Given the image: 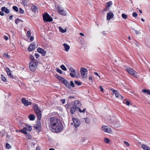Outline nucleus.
<instances>
[{
    "label": "nucleus",
    "instance_id": "nucleus-8",
    "mask_svg": "<svg viewBox=\"0 0 150 150\" xmlns=\"http://www.w3.org/2000/svg\"><path fill=\"white\" fill-rule=\"evenodd\" d=\"M22 103L25 106H28L29 105L32 104L31 102L29 101L28 100H26L25 98H23L21 99Z\"/></svg>",
    "mask_w": 150,
    "mask_h": 150
},
{
    "label": "nucleus",
    "instance_id": "nucleus-42",
    "mask_svg": "<svg viewBox=\"0 0 150 150\" xmlns=\"http://www.w3.org/2000/svg\"><path fill=\"white\" fill-rule=\"evenodd\" d=\"M3 57H7L8 58H9L10 56L8 54L4 53L3 54Z\"/></svg>",
    "mask_w": 150,
    "mask_h": 150
},
{
    "label": "nucleus",
    "instance_id": "nucleus-14",
    "mask_svg": "<svg viewBox=\"0 0 150 150\" xmlns=\"http://www.w3.org/2000/svg\"><path fill=\"white\" fill-rule=\"evenodd\" d=\"M114 16V15L113 13L110 12L108 13L107 15V19L108 20H110Z\"/></svg>",
    "mask_w": 150,
    "mask_h": 150
},
{
    "label": "nucleus",
    "instance_id": "nucleus-60",
    "mask_svg": "<svg viewBox=\"0 0 150 150\" xmlns=\"http://www.w3.org/2000/svg\"><path fill=\"white\" fill-rule=\"evenodd\" d=\"M77 109H78L79 111L80 112H82V110H81V108H80L79 107Z\"/></svg>",
    "mask_w": 150,
    "mask_h": 150
},
{
    "label": "nucleus",
    "instance_id": "nucleus-57",
    "mask_svg": "<svg viewBox=\"0 0 150 150\" xmlns=\"http://www.w3.org/2000/svg\"><path fill=\"white\" fill-rule=\"evenodd\" d=\"M99 88L100 90V91L102 92H103V88L102 87L100 86H99Z\"/></svg>",
    "mask_w": 150,
    "mask_h": 150
},
{
    "label": "nucleus",
    "instance_id": "nucleus-38",
    "mask_svg": "<svg viewBox=\"0 0 150 150\" xmlns=\"http://www.w3.org/2000/svg\"><path fill=\"white\" fill-rule=\"evenodd\" d=\"M70 88H71V87H75L73 81H70Z\"/></svg>",
    "mask_w": 150,
    "mask_h": 150
},
{
    "label": "nucleus",
    "instance_id": "nucleus-40",
    "mask_svg": "<svg viewBox=\"0 0 150 150\" xmlns=\"http://www.w3.org/2000/svg\"><path fill=\"white\" fill-rule=\"evenodd\" d=\"M28 1L27 0H23L22 1V3L24 6H26L27 5Z\"/></svg>",
    "mask_w": 150,
    "mask_h": 150
},
{
    "label": "nucleus",
    "instance_id": "nucleus-35",
    "mask_svg": "<svg viewBox=\"0 0 150 150\" xmlns=\"http://www.w3.org/2000/svg\"><path fill=\"white\" fill-rule=\"evenodd\" d=\"M104 142L107 144L109 143L110 142V140L109 139L106 138H104Z\"/></svg>",
    "mask_w": 150,
    "mask_h": 150
},
{
    "label": "nucleus",
    "instance_id": "nucleus-62",
    "mask_svg": "<svg viewBox=\"0 0 150 150\" xmlns=\"http://www.w3.org/2000/svg\"><path fill=\"white\" fill-rule=\"evenodd\" d=\"M89 80H91V81H92V76H89Z\"/></svg>",
    "mask_w": 150,
    "mask_h": 150
},
{
    "label": "nucleus",
    "instance_id": "nucleus-37",
    "mask_svg": "<svg viewBox=\"0 0 150 150\" xmlns=\"http://www.w3.org/2000/svg\"><path fill=\"white\" fill-rule=\"evenodd\" d=\"M26 138L28 139H30L32 138L30 134H26Z\"/></svg>",
    "mask_w": 150,
    "mask_h": 150
},
{
    "label": "nucleus",
    "instance_id": "nucleus-21",
    "mask_svg": "<svg viewBox=\"0 0 150 150\" xmlns=\"http://www.w3.org/2000/svg\"><path fill=\"white\" fill-rule=\"evenodd\" d=\"M56 78L58 79L60 81L62 82V83L63 82L65 79L64 78L60 76L57 75H56Z\"/></svg>",
    "mask_w": 150,
    "mask_h": 150
},
{
    "label": "nucleus",
    "instance_id": "nucleus-23",
    "mask_svg": "<svg viewBox=\"0 0 150 150\" xmlns=\"http://www.w3.org/2000/svg\"><path fill=\"white\" fill-rule=\"evenodd\" d=\"M31 10L33 12H36L38 9L37 7L35 5L31 6L30 8Z\"/></svg>",
    "mask_w": 150,
    "mask_h": 150
},
{
    "label": "nucleus",
    "instance_id": "nucleus-17",
    "mask_svg": "<svg viewBox=\"0 0 150 150\" xmlns=\"http://www.w3.org/2000/svg\"><path fill=\"white\" fill-rule=\"evenodd\" d=\"M78 108H77V107H75V105H73L70 108L71 113L72 114H74L75 111Z\"/></svg>",
    "mask_w": 150,
    "mask_h": 150
},
{
    "label": "nucleus",
    "instance_id": "nucleus-24",
    "mask_svg": "<svg viewBox=\"0 0 150 150\" xmlns=\"http://www.w3.org/2000/svg\"><path fill=\"white\" fill-rule=\"evenodd\" d=\"M41 126L40 124V123H38V124L36 125H35L34 127V128L39 131H40L41 129Z\"/></svg>",
    "mask_w": 150,
    "mask_h": 150
},
{
    "label": "nucleus",
    "instance_id": "nucleus-4",
    "mask_svg": "<svg viewBox=\"0 0 150 150\" xmlns=\"http://www.w3.org/2000/svg\"><path fill=\"white\" fill-rule=\"evenodd\" d=\"M42 16L43 20L45 22H51L53 21L52 18L47 13H44Z\"/></svg>",
    "mask_w": 150,
    "mask_h": 150
},
{
    "label": "nucleus",
    "instance_id": "nucleus-13",
    "mask_svg": "<svg viewBox=\"0 0 150 150\" xmlns=\"http://www.w3.org/2000/svg\"><path fill=\"white\" fill-rule=\"evenodd\" d=\"M37 51L38 52L41 54L43 56H45L46 55V52L44 49L38 47L37 49Z\"/></svg>",
    "mask_w": 150,
    "mask_h": 150
},
{
    "label": "nucleus",
    "instance_id": "nucleus-1",
    "mask_svg": "<svg viewBox=\"0 0 150 150\" xmlns=\"http://www.w3.org/2000/svg\"><path fill=\"white\" fill-rule=\"evenodd\" d=\"M48 125L50 130L54 132H58L62 129L59 120L55 117H51L48 120Z\"/></svg>",
    "mask_w": 150,
    "mask_h": 150
},
{
    "label": "nucleus",
    "instance_id": "nucleus-25",
    "mask_svg": "<svg viewBox=\"0 0 150 150\" xmlns=\"http://www.w3.org/2000/svg\"><path fill=\"white\" fill-rule=\"evenodd\" d=\"M141 146L144 150H150V148L145 144H142Z\"/></svg>",
    "mask_w": 150,
    "mask_h": 150
},
{
    "label": "nucleus",
    "instance_id": "nucleus-18",
    "mask_svg": "<svg viewBox=\"0 0 150 150\" xmlns=\"http://www.w3.org/2000/svg\"><path fill=\"white\" fill-rule=\"evenodd\" d=\"M73 105H75V107H77V108H78L80 106L81 104L80 102L77 100H75L74 102Z\"/></svg>",
    "mask_w": 150,
    "mask_h": 150
},
{
    "label": "nucleus",
    "instance_id": "nucleus-33",
    "mask_svg": "<svg viewBox=\"0 0 150 150\" xmlns=\"http://www.w3.org/2000/svg\"><path fill=\"white\" fill-rule=\"evenodd\" d=\"M25 128L28 131H31L32 129L31 127L30 126L26 125Z\"/></svg>",
    "mask_w": 150,
    "mask_h": 150
},
{
    "label": "nucleus",
    "instance_id": "nucleus-53",
    "mask_svg": "<svg viewBox=\"0 0 150 150\" xmlns=\"http://www.w3.org/2000/svg\"><path fill=\"white\" fill-rule=\"evenodd\" d=\"M35 55L36 58H38L39 57V54L38 53H35Z\"/></svg>",
    "mask_w": 150,
    "mask_h": 150
},
{
    "label": "nucleus",
    "instance_id": "nucleus-46",
    "mask_svg": "<svg viewBox=\"0 0 150 150\" xmlns=\"http://www.w3.org/2000/svg\"><path fill=\"white\" fill-rule=\"evenodd\" d=\"M30 58L31 61H34V57L33 56L30 55Z\"/></svg>",
    "mask_w": 150,
    "mask_h": 150
},
{
    "label": "nucleus",
    "instance_id": "nucleus-11",
    "mask_svg": "<svg viewBox=\"0 0 150 150\" xmlns=\"http://www.w3.org/2000/svg\"><path fill=\"white\" fill-rule=\"evenodd\" d=\"M73 120L74 123V126L75 127H79L80 125V121L76 118H73Z\"/></svg>",
    "mask_w": 150,
    "mask_h": 150
},
{
    "label": "nucleus",
    "instance_id": "nucleus-47",
    "mask_svg": "<svg viewBox=\"0 0 150 150\" xmlns=\"http://www.w3.org/2000/svg\"><path fill=\"white\" fill-rule=\"evenodd\" d=\"M19 13L21 14H23L24 13V11L21 8H19Z\"/></svg>",
    "mask_w": 150,
    "mask_h": 150
},
{
    "label": "nucleus",
    "instance_id": "nucleus-41",
    "mask_svg": "<svg viewBox=\"0 0 150 150\" xmlns=\"http://www.w3.org/2000/svg\"><path fill=\"white\" fill-rule=\"evenodd\" d=\"M13 9L16 12H18V7L16 6H13Z\"/></svg>",
    "mask_w": 150,
    "mask_h": 150
},
{
    "label": "nucleus",
    "instance_id": "nucleus-16",
    "mask_svg": "<svg viewBox=\"0 0 150 150\" xmlns=\"http://www.w3.org/2000/svg\"><path fill=\"white\" fill-rule=\"evenodd\" d=\"M62 83H63L65 86L68 88L69 89H70V83H69L67 81L66 79L63 81Z\"/></svg>",
    "mask_w": 150,
    "mask_h": 150
},
{
    "label": "nucleus",
    "instance_id": "nucleus-43",
    "mask_svg": "<svg viewBox=\"0 0 150 150\" xmlns=\"http://www.w3.org/2000/svg\"><path fill=\"white\" fill-rule=\"evenodd\" d=\"M56 71L60 74H62V71L58 68H57L56 69Z\"/></svg>",
    "mask_w": 150,
    "mask_h": 150
},
{
    "label": "nucleus",
    "instance_id": "nucleus-49",
    "mask_svg": "<svg viewBox=\"0 0 150 150\" xmlns=\"http://www.w3.org/2000/svg\"><path fill=\"white\" fill-rule=\"evenodd\" d=\"M85 122L87 124H88L90 123V120L89 119L87 118H86L85 119Z\"/></svg>",
    "mask_w": 150,
    "mask_h": 150
},
{
    "label": "nucleus",
    "instance_id": "nucleus-34",
    "mask_svg": "<svg viewBox=\"0 0 150 150\" xmlns=\"http://www.w3.org/2000/svg\"><path fill=\"white\" fill-rule=\"evenodd\" d=\"M75 83L78 86H80L82 84V83L80 81H74Z\"/></svg>",
    "mask_w": 150,
    "mask_h": 150
},
{
    "label": "nucleus",
    "instance_id": "nucleus-54",
    "mask_svg": "<svg viewBox=\"0 0 150 150\" xmlns=\"http://www.w3.org/2000/svg\"><path fill=\"white\" fill-rule=\"evenodd\" d=\"M4 39L6 40H8V38L7 36L6 35H4Z\"/></svg>",
    "mask_w": 150,
    "mask_h": 150
},
{
    "label": "nucleus",
    "instance_id": "nucleus-51",
    "mask_svg": "<svg viewBox=\"0 0 150 150\" xmlns=\"http://www.w3.org/2000/svg\"><path fill=\"white\" fill-rule=\"evenodd\" d=\"M124 143L125 144H126L127 146H129V143L127 141H124Z\"/></svg>",
    "mask_w": 150,
    "mask_h": 150
},
{
    "label": "nucleus",
    "instance_id": "nucleus-52",
    "mask_svg": "<svg viewBox=\"0 0 150 150\" xmlns=\"http://www.w3.org/2000/svg\"><path fill=\"white\" fill-rule=\"evenodd\" d=\"M62 102L63 104H64L65 103V100L64 99H62L60 100Z\"/></svg>",
    "mask_w": 150,
    "mask_h": 150
},
{
    "label": "nucleus",
    "instance_id": "nucleus-28",
    "mask_svg": "<svg viewBox=\"0 0 150 150\" xmlns=\"http://www.w3.org/2000/svg\"><path fill=\"white\" fill-rule=\"evenodd\" d=\"M15 22L17 25H18L20 23L23 22V21L22 20L17 18V19L15 20Z\"/></svg>",
    "mask_w": 150,
    "mask_h": 150
},
{
    "label": "nucleus",
    "instance_id": "nucleus-59",
    "mask_svg": "<svg viewBox=\"0 0 150 150\" xmlns=\"http://www.w3.org/2000/svg\"><path fill=\"white\" fill-rule=\"evenodd\" d=\"M134 31L135 32L136 34L137 35L140 34V33L139 32V31H137V30H134Z\"/></svg>",
    "mask_w": 150,
    "mask_h": 150
},
{
    "label": "nucleus",
    "instance_id": "nucleus-31",
    "mask_svg": "<svg viewBox=\"0 0 150 150\" xmlns=\"http://www.w3.org/2000/svg\"><path fill=\"white\" fill-rule=\"evenodd\" d=\"M26 131L27 130L26 128L25 127H24L22 129L20 130V132L24 133L25 134H27V132Z\"/></svg>",
    "mask_w": 150,
    "mask_h": 150
},
{
    "label": "nucleus",
    "instance_id": "nucleus-20",
    "mask_svg": "<svg viewBox=\"0 0 150 150\" xmlns=\"http://www.w3.org/2000/svg\"><path fill=\"white\" fill-rule=\"evenodd\" d=\"M112 1H110L109 2L107 3L106 4V8L104 10V11H108V10L109 9L108 8L112 5Z\"/></svg>",
    "mask_w": 150,
    "mask_h": 150
},
{
    "label": "nucleus",
    "instance_id": "nucleus-45",
    "mask_svg": "<svg viewBox=\"0 0 150 150\" xmlns=\"http://www.w3.org/2000/svg\"><path fill=\"white\" fill-rule=\"evenodd\" d=\"M126 102H125V101H123V103H125L127 105L129 106L130 105V103L127 100H125Z\"/></svg>",
    "mask_w": 150,
    "mask_h": 150
},
{
    "label": "nucleus",
    "instance_id": "nucleus-12",
    "mask_svg": "<svg viewBox=\"0 0 150 150\" xmlns=\"http://www.w3.org/2000/svg\"><path fill=\"white\" fill-rule=\"evenodd\" d=\"M35 48V43L34 42H32L30 44L28 50L30 52L34 50Z\"/></svg>",
    "mask_w": 150,
    "mask_h": 150
},
{
    "label": "nucleus",
    "instance_id": "nucleus-61",
    "mask_svg": "<svg viewBox=\"0 0 150 150\" xmlns=\"http://www.w3.org/2000/svg\"><path fill=\"white\" fill-rule=\"evenodd\" d=\"M120 126V123H119V124H118V125H116V124H115V127H118Z\"/></svg>",
    "mask_w": 150,
    "mask_h": 150
},
{
    "label": "nucleus",
    "instance_id": "nucleus-10",
    "mask_svg": "<svg viewBox=\"0 0 150 150\" xmlns=\"http://www.w3.org/2000/svg\"><path fill=\"white\" fill-rule=\"evenodd\" d=\"M101 128L102 130L105 132L111 133L112 132L111 129L109 128L107 126H103Z\"/></svg>",
    "mask_w": 150,
    "mask_h": 150
},
{
    "label": "nucleus",
    "instance_id": "nucleus-27",
    "mask_svg": "<svg viewBox=\"0 0 150 150\" xmlns=\"http://www.w3.org/2000/svg\"><path fill=\"white\" fill-rule=\"evenodd\" d=\"M29 118L30 120H34L35 119V116L33 114H30L29 116Z\"/></svg>",
    "mask_w": 150,
    "mask_h": 150
},
{
    "label": "nucleus",
    "instance_id": "nucleus-56",
    "mask_svg": "<svg viewBox=\"0 0 150 150\" xmlns=\"http://www.w3.org/2000/svg\"><path fill=\"white\" fill-rule=\"evenodd\" d=\"M34 40V38L33 36H31L30 38V42Z\"/></svg>",
    "mask_w": 150,
    "mask_h": 150
},
{
    "label": "nucleus",
    "instance_id": "nucleus-9",
    "mask_svg": "<svg viewBox=\"0 0 150 150\" xmlns=\"http://www.w3.org/2000/svg\"><path fill=\"white\" fill-rule=\"evenodd\" d=\"M57 10L59 14L64 16L66 15V13L65 12L63 8H62L60 6H58L57 7Z\"/></svg>",
    "mask_w": 150,
    "mask_h": 150
},
{
    "label": "nucleus",
    "instance_id": "nucleus-3",
    "mask_svg": "<svg viewBox=\"0 0 150 150\" xmlns=\"http://www.w3.org/2000/svg\"><path fill=\"white\" fill-rule=\"evenodd\" d=\"M38 62L37 61H31L29 63L30 69L32 71H34L37 67Z\"/></svg>",
    "mask_w": 150,
    "mask_h": 150
},
{
    "label": "nucleus",
    "instance_id": "nucleus-58",
    "mask_svg": "<svg viewBox=\"0 0 150 150\" xmlns=\"http://www.w3.org/2000/svg\"><path fill=\"white\" fill-rule=\"evenodd\" d=\"M94 74L96 76H98L99 78L100 77V76L99 75V74L98 73H97L96 72H94Z\"/></svg>",
    "mask_w": 150,
    "mask_h": 150
},
{
    "label": "nucleus",
    "instance_id": "nucleus-2",
    "mask_svg": "<svg viewBox=\"0 0 150 150\" xmlns=\"http://www.w3.org/2000/svg\"><path fill=\"white\" fill-rule=\"evenodd\" d=\"M33 108L37 117L38 120H40L42 117L41 111L38 105L35 104L33 105Z\"/></svg>",
    "mask_w": 150,
    "mask_h": 150
},
{
    "label": "nucleus",
    "instance_id": "nucleus-63",
    "mask_svg": "<svg viewBox=\"0 0 150 150\" xmlns=\"http://www.w3.org/2000/svg\"><path fill=\"white\" fill-rule=\"evenodd\" d=\"M36 150H40V146H37L36 147Z\"/></svg>",
    "mask_w": 150,
    "mask_h": 150
},
{
    "label": "nucleus",
    "instance_id": "nucleus-50",
    "mask_svg": "<svg viewBox=\"0 0 150 150\" xmlns=\"http://www.w3.org/2000/svg\"><path fill=\"white\" fill-rule=\"evenodd\" d=\"M132 16L134 17H136L137 16V14L135 12H133L132 14Z\"/></svg>",
    "mask_w": 150,
    "mask_h": 150
},
{
    "label": "nucleus",
    "instance_id": "nucleus-64",
    "mask_svg": "<svg viewBox=\"0 0 150 150\" xmlns=\"http://www.w3.org/2000/svg\"><path fill=\"white\" fill-rule=\"evenodd\" d=\"M13 17V16L12 15H11L9 16V19L10 20H11Z\"/></svg>",
    "mask_w": 150,
    "mask_h": 150
},
{
    "label": "nucleus",
    "instance_id": "nucleus-19",
    "mask_svg": "<svg viewBox=\"0 0 150 150\" xmlns=\"http://www.w3.org/2000/svg\"><path fill=\"white\" fill-rule=\"evenodd\" d=\"M110 90L112 91V93L113 94H115V96L117 98H118L119 96L120 95L119 93L116 91L114 90L113 88H111Z\"/></svg>",
    "mask_w": 150,
    "mask_h": 150
},
{
    "label": "nucleus",
    "instance_id": "nucleus-55",
    "mask_svg": "<svg viewBox=\"0 0 150 150\" xmlns=\"http://www.w3.org/2000/svg\"><path fill=\"white\" fill-rule=\"evenodd\" d=\"M118 98L119 99H120L121 100L123 98V97L120 95Z\"/></svg>",
    "mask_w": 150,
    "mask_h": 150
},
{
    "label": "nucleus",
    "instance_id": "nucleus-7",
    "mask_svg": "<svg viewBox=\"0 0 150 150\" xmlns=\"http://www.w3.org/2000/svg\"><path fill=\"white\" fill-rule=\"evenodd\" d=\"M69 70L71 72V73H70L69 74V75L70 76L73 78L77 77V76L76 75V72L73 68H70Z\"/></svg>",
    "mask_w": 150,
    "mask_h": 150
},
{
    "label": "nucleus",
    "instance_id": "nucleus-32",
    "mask_svg": "<svg viewBox=\"0 0 150 150\" xmlns=\"http://www.w3.org/2000/svg\"><path fill=\"white\" fill-rule=\"evenodd\" d=\"M142 91L143 93H147L150 95V90L143 89L142 90Z\"/></svg>",
    "mask_w": 150,
    "mask_h": 150
},
{
    "label": "nucleus",
    "instance_id": "nucleus-44",
    "mask_svg": "<svg viewBox=\"0 0 150 150\" xmlns=\"http://www.w3.org/2000/svg\"><path fill=\"white\" fill-rule=\"evenodd\" d=\"M6 148L7 149H9L11 148V146L10 144L8 143H7L6 144Z\"/></svg>",
    "mask_w": 150,
    "mask_h": 150
},
{
    "label": "nucleus",
    "instance_id": "nucleus-22",
    "mask_svg": "<svg viewBox=\"0 0 150 150\" xmlns=\"http://www.w3.org/2000/svg\"><path fill=\"white\" fill-rule=\"evenodd\" d=\"M1 10L2 12L4 11L5 13L8 14L9 13V11L8 9L5 7H2L1 8Z\"/></svg>",
    "mask_w": 150,
    "mask_h": 150
},
{
    "label": "nucleus",
    "instance_id": "nucleus-6",
    "mask_svg": "<svg viewBox=\"0 0 150 150\" xmlns=\"http://www.w3.org/2000/svg\"><path fill=\"white\" fill-rule=\"evenodd\" d=\"M80 72L82 77L85 78L86 77L87 72H88L87 69L83 67H81L80 69Z\"/></svg>",
    "mask_w": 150,
    "mask_h": 150
},
{
    "label": "nucleus",
    "instance_id": "nucleus-5",
    "mask_svg": "<svg viewBox=\"0 0 150 150\" xmlns=\"http://www.w3.org/2000/svg\"><path fill=\"white\" fill-rule=\"evenodd\" d=\"M127 71L131 75L134 77H136L137 75V72L129 67L126 69Z\"/></svg>",
    "mask_w": 150,
    "mask_h": 150
},
{
    "label": "nucleus",
    "instance_id": "nucleus-15",
    "mask_svg": "<svg viewBox=\"0 0 150 150\" xmlns=\"http://www.w3.org/2000/svg\"><path fill=\"white\" fill-rule=\"evenodd\" d=\"M5 70L6 72L8 75L9 76H10L11 78H14L13 76L11 74V71L7 67H6L5 69Z\"/></svg>",
    "mask_w": 150,
    "mask_h": 150
},
{
    "label": "nucleus",
    "instance_id": "nucleus-36",
    "mask_svg": "<svg viewBox=\"0 0 150 150\" xmlns=\"http://www.w3.org/2000/svg\"><path fill=\"white\" fill-rule=\"evenodd\" d=\"M60 68L64 71H66L67 70L66 68L63 64H62L60 66Z\"/></svg>",
    "mask_w": 150,
    "mask_h": 150
},
{
    "label": "nucleus",
    "instance_id": "nucleus-26",
    "mask_svg": "<svg viewBox=\"0 0 150 150\" xmlns=\"http://www.w3.org/2000/svg\"><path fill=\"white\" fill-rule=\"evenodd\" d=\"M63 46L65 48V50L66 51H68L70 49V46L68 45L66 43H64L63 45Z\"/></svg>",
    "mask_w": 150,
    "mask_h": 150
},
{
    "label": "nucleus",
    "instance_id": "nucleus-39",
    "mask_svg": "<svg viewBox=\"0 0 150 150\" xmlns=\"http://www.w3.org/2000/svg\"><path fill=\"white\" fill-rule=\"evenodd\" d=\"M122 17L125 19H127V16L124 13L122 14Z\"/></svg>",
    "mask_w": 150,
    "mask_h": 150
},
{
    "label": "nucleus",
    "instance_id": "nucleus-30",
    "mask_svg": "<svg viewBox=\"0 0 150 150\" xmlns=\"http://www.w3.org/2000/svg\"><path fill=\"white\" fill-rule=\"evenodd\" d=\"M1 80L4 81L5 82H6L7 81L6 78L4 76V75L3 74H1Z\"/></svg>",
    "mask_w": 150,
    "mask_h": 150
},
{
    "label": "nucleus",
    "instance_id": "nucleus-48",
    "mask_svg": "<svg viewBox=\"0 0 150 150\" xmlns=\"http://www.w3.org/2000/svg\"><path fill=\"white\" fill-rule=\"evenodd\" d=\"M30 35H31L30 32L29 31H28L27 32V34H26L27 36L28 37H29L30 36Z\"/></svg>",
    "mask_w": 150,
    "mask_h": 150
},
{
    "label": "nucleus",
    "instance_id": "nucleus-29",
    "mask_svg": "<svg viewBox=\"0 0 150 150\" xmlns=\"http://www.w3.org/2000/svg\"><path fill=\"white\" fill-rule=\"evenodd\" d=\"M59 30L60 32L62 33H64L67 31V29L66 28H65L64 29H63L61 27H59Z\"/></svg>",
    "mask_w": 150,
    "mask_h": 150
}]
</instances>
